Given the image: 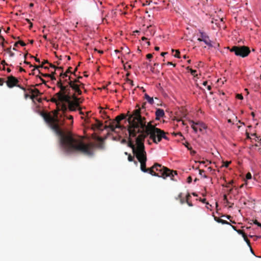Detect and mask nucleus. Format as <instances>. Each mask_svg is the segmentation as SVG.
I'll list each match as a JSON object with an SVG mask.
<instances>
[{"instance_id":"1","label":"nucleus","mask_w":261,"mask_h":261,"mask_svg":"<svg viewBox=\"0 0 261 261\" xmlns=\"http://www.w3.org/2000/svg\"><path fill=\"white\" fill-rule=\"evenodd\" d=\"M43 118L50 128L59 137L60 148L65 152L72 153L81 152L89 156L94 155V148L97 147L100 149L105 148L102 142L95 145L93 143H85L80 137L72 134L71 132H64L60 126L64 124V121H60L56 113L54 116L49 114H44Z\"/></svg>"},{"instance_id":"2","label":"nucleus","mask_w":261,"mask_h":261,"mask_svg":"<svg viewBox=\"0 0 261 261\" xmlns=\"http://www.w3.org/2000/svg\"><path fill=\"white\" fill-rule=\"evenodd\" d=\"M139 138L137 144L135 146L132 140H128V146L132 149L133 154L140 163V169L143 172H148L152 176L162 177L164 179L169 177L171 180L174 179V175H177V171L170 170L158 163L154 164L150 168H146L147 161L146 152L145 150L144 143H141Z\"/></svg>"},{"instance_id":"3","label":"nucleus","mask_w":261,"mask_h":261,"mask_svg":"<svg viewBox=\"0 0 261 261\" xmlns=\"http://www.w3.org/2000/svg\"><path fill=\"white\" fill-rule=\"evenodd\" d=\"M138 108L134 110L133 113L128 115V121L129 125L128 132L129 133V140L131 138H136V144L139 138L141 143H144L145 138L150 135L156 128L152 125L151 122L146 124L145 118L141 115V108L139 105Z\"/></svg>"},{"instance_id":"4","label":"nucleus","mask_w":261,"mask_h":261,"mask_svg":"<svg viewBox=\"0 0 261 261\" xmlns=\"http://www.w3.org/2000/svg\"><path fill=\"white\" fill-rule=\"evenodd\" d=\"M79 80L69 81L68 82V85H64L62 80L58 81L57 86L60 89V90L57 92L53 97L50 101L56 103L58 110H61L64 113L67 110V108L64 102H68L70 99H73L76 102L79 101V99L76 95H80L82 94L81 90L77 85Z\"/></svg>"},{"instance_id":"5","label":"nucleus","mask_w":261,"mask_h":261,"mask_svg":"<svg viewBox=\"0 0 261 261\" xmlns=\"http://www.w3.org/2000/svg\"><path fill=\"white\" fill-rule=\"evenodd\" d=\"M231 52L234 53L235 55L242 58L247 57L250 53V48L246 46H233L231 48L228 47Z\"/></svg>"},{"instance_id":"6","label":"nucleus","mask_w":261,"mask_h":261,"mask_svg":"<svg viewBox=\"0 0 261 261\" xmlns=\"http://www.w3.org/2000/svg\"><path fill=\"white\" fill-rule=\"evenodd\" d=\"M150 138L153 140L155 143L160 142L163 138L168 140V138L165 135V133L160 128H156L154 131L150 135Z\"/></svg>"},{"instance_id":"7","label":"nucleus","mask_w":261,"mask_h":261,"mask_svg":"<svg viewBox=\"0 0 261 261\" xmlns=\"http://www.w3.org/2000/svg\"><path fill=\"white\" fill-rule=\"evenodd\" d=\"M18 83V80L15 77L12 75L8 76V80L6 81V84L9 88H13L14 86H18L25 91L26 90L25 88L20 86L17 85Z\"/></svg>"},{"instance_id":"8","label":"nucleus","mask_w":261,"mask_h":261,"mask_svg":"<svg viewBox=\"0 0 261 261\" xmlns=\"http://www.w3.org/2000/svg\"><path fill=\"white\" fill-rule=\"evenodd\" d=\"M190 123L195 133H197L198 130L202 132L203 129L206 128L205 125L201 122H195L193 121H191Z\"/></svg>"},{"instance_id":"9","label":"nucleus","mask_w":261,"mask_h":261,"mask_svg":"<svg viewBox=\"0 0 261 261\" xmlns=\"http://www.w3.org/2000/svg\"><path fill=\"white\" fill-rule=\"evenodd\" d=\"M199 41H203L206 45L209 46L210 47H213L214 46L212 45L211 43V41L209 38V37L206 35V33L200 32V37L197 39Z\"/></svg>"},{"instance_id":"10","label":"nucleus","mask_w":261,"mask_h":261,"mask_svg":"<svg viewBox=\"0 0 261 261\" xmlns=\"http://www.w3.org/2000/svg\"><path fill=\"white\" fill-rule=\"evenodd\" d=\"M78 98L79 99V100L77 102H76L73 99H70L69 101L64 102V103H68V109L69 111H75L76 110V108L79 106V103L81 102V101H80L81 99L80 98Z\"/></svg>"},{"instance_id":"11","label":"nucleus","mask_w":261,"mask_h":261,"mask_svg":"<svg viewBox=\"0 0 261 261\" xmlns=\"http://www.w3.org/2000/svg\"><path fill=\"white\" fill-rule=\"evenodd\" d=\"M125 117H126L125 115L123 114H122L119 116H117L115 119L116 121V123L115 124V126H114V124H112L110 125V127H111V129L112 130H114L115 128L120 127L119 123H120V121L125 119Z\"/></svg>"},{"instance_id":"12","label":"nucleus","mask_w":261,"mask_h":261,"mask_svg":"<svg viewBox=\"0 0 261 261\" xmlns=\"http://www.w3.org/2000/svg\"><path fill=\"white\" fill-rule=\"evenodd\" d=\"M72 68L71 67H69L68 69L66 70V71L65 72V73H63V70H61V72L60 73V79L59 81L60 80H62V83L64 82V81L65 80V79H67L66 78L68 77H69V76L68 75V73H72V72H71L70 71V69H71Z\"/></svg>"},{"instance_id":"13","label":"nucleus","mask_w":261,"mask_h":261,"mask_svg":"<svg viewBox=\"0 0 261 261\" xmlns=\"http://www.w3.org/2000/svg\"><path fill=\"white\" fill-rule=\"evenodd\" d=\"M156 119L159 120L165 116V113L163 109H158L155 112Z\"/></svg>"},{"instance_id":"14","label":"nucleus","mask_w":261,"mask_h":261,"mask_svg":"<svg viewBox=\"0 0 261 261\" xmlns=\"http://www.w3.org/2000/svg\"><path fill=\"white\" fill-rule=\"evenodd\" d=\"M82 76H79V77H78V79H74V80H72L71 79V77H70V76H69V77L68 78V79H65V80L64 81V82H63V83H64V85H68V81H70H70H75V80H79V82H77L76 83H77V85L79 86V88H80V84H79V83H80V84H81L82 85L84 86V85H83L82 83H81L80 82V80H79V79H82ZM80 89L81 90V89Z\"/></svg>"},{"instance_id":"15","label":"nucleus","mask_w":261,"mask_h":261,"mask_svg":"<svg viewBox=\"0 0 261 261\" xmlns=\"http://www.w3.org/2000/svg\"><path fill=\"white\" fill-rule=\"evenodd\" d=\"M28 90L31 94H35L36 96L41 94V93L39 91L38 89H29Z\"/></svg>"},{"instance_id":"16","label":"nucleus","mask_w":261,"mask_h":261,"mask_svg":"<svg viewBox=\"0 0 261 261\" xmlns=\"http://www.w3.org/2000/svg\"><path fill=\"white\" fill-rule=\"evenodd\" d=\"M214 219L216 221H217L218 223H222V224H227V225H230V223L228 221L221 219L219 218H218L217 217H214Z\"/></svg>"},{"instance_id":"17","label":"nucleus","mask_w":261,"mask_h":261,"mask_svg":"<svg viewBox=\"0 0 261 261\" xmlns=\"http://www.w3.org/2000/svg\"><path fill=\"white\" fill-rule=\"evenodd\" d=\"M18 44H20L22 46H25L26 45V44L23 41H21V40L20 41H17V42L15 43V44L14 45V47L13 48V50H16L15 47L17 46Z\"/></svg>"},{"instance_id":"18","label":"nucleus","mask_w":261,"mask_h":261,"mask_svg":"<svg viewBox=\"0 0 261 261\" xmlns=\"http://www.w3.org/2000/svg\"><path fill=\"white\" fill-rule=\"evenodd\" d=\"M145 98L148 101V102L152 105L154 102L153 97H150L147 94H145L144 95Z\"/></svg>"},{"instance_id":"19","label":"nucleus","mask_w":261,"mask_h":261,"mask_svg":"<svg viewBox=\"0 0 261 261\" xmlns=\"http://www.w3.org/2000/svg\"><path fill=\"white\" fill-rule=\"evenodd\" d=\"M187 69L190 70L191 74L193 75L194 76H197V74H196L197 72L196 70H193L192 68H190L189 67H187Z\"/></svg>"},{"instance_id":"20","label":"nucleus","mask_w":261,"mask_h":261,"mask_svg":"<svg viewBox=\"0 0 261 261\" xmlns=\"http://www.w3.org/2000/svg\"><path fill=\"white\" fill-rule=\"evenodd\" d=\"M49 66L50 67H52L54 68L55 69L57 70H62L63 71V67H56V66L53 65L51 63H49Z\"/></svg>"},{"instance_id":"21","label":"nucleus","mask_w":261,"mask_h":261,"mask_svg":"<svg viewBox=\"0 0 261 261\" xmlns=\"http://www.w3.org/2000/svg\"><path fill=\"white\" fill-rule=\"evenodd\" d=\"M175 51V54L174 55V57H175V58H179L180 57H179V55H180V52L178 50H174L173 49H172V52H174V51Z\"/></svg>"},{"instance_id":"22","label":"nucleus","mask_w":261,"mask_h":261,"mask_svg":"<svg viewBox=\"0 0 261 261\" xmlns=\"http://www.w3.org/2000/svg\"><path fill=\"white\" fill-rule=\"evenodd\" d=\"M103 126V124L102 122L100 121H97L96 124V126L98 129H102V127Z\"/></svg>"},{"instance_id":"23","label":"nucleus","mask_w":261,"mask_h":261,"mask_svg":"<svg viewBox=\"0 0 261 261\" xmlns=\"http://www.w3.org/2000/svg\"><path fill=\"white\" fill-rule=\"evenodd\" d=\"M46 63H49L48 61L47 60H44L42 63V65H40V66H35V69H38V68H40V67H43V65H44Z\"/></svg>"},{"instance_id":"24","label":"nucleus","mask_w":261,"mask_h":261,"mask_svg":"<svg viewBox=\"0 0 261 261\" xmlns=\"http://www.w3.org/2000/svg\"><path fill=\"white\" fill-rule=\"evenodd\" d=\"M0 40L2 41H1V46L3 47H5L4 42H5V40L4 38L2 35H0Z\"/></svg>"},{"instance_id":"25","label":"nucleus","mask_w":261,"mask_h":261,"mask_svg":"<svg viewBox=\"0 0 261 261\" xmlns=\"http://www.w3.org/2000/svg\"><path fill=\"white\" fill-rule=\"evenodd\" d=\"M236 231L240 234H241L242 236V237H244L246 235V233L244 232L243 230H241V229H239V230H236Z\"/></svg>"},{"instance_id":"26","label":"nucleus","mask_w":261,"mask_h":261,"mask_svg":"<svg viewBox=\"0 0 261 261\" xmlns=\"http://www.w3.org/2000/svg\"><path fill=\"white\" fill-rule=\"evenodd\" d=\"M244 241L247 243L248 245L250 247V241L247 239L246 234L245 236L243 237Z\"/></svg>"},{"instance_id":"27","label":"nucleus","mask_w":261,"mask_h":261,"mask_svg":"<svg viewBox=\"0 0 261 261\" xmlns=\"http://www.w3.org/2000/svg\"><path fill=\"white\" fill-rule=\"evenodd\" d=\"M204 172V171L203 170H201V169H200L199 170V173L200 175H201V176H203L204 178H207V176L206 175H203V173Z\"/></svg>"},{"instance_id":"28","label":"nucleus","mask_w":261,"mask_h":261,"mask_svg":"<svg viewBox=\"0 0 261 261\" xmlns=\"http://www.w3.org/2000/svg\"><path fill=\"white\" fill-rule=\"evenodd\" d=\"M252 178L251 174L250 172H248L246 175V178L247 179H250Z\"/></svg>"},{"instance_id":"29","label":"nucleus","mask_w":261,"mask_h":261,"mask_svg":"<svg viewBox=\"0 0 261 261\" xmlns=\"http://www.w3.org/2000/svg\"><path fill=\"white\" fill-rule=\"evenodd\" d=\"M236 98L239 99H243V95L241 94H237L236 95Z\"/></svg>"},{"instance_id":"30","label":"nucleus","mask_w":261,"mask_h":261,"mask_svg":"<svg viewBox=\"0 0 261 261\" xmlns=\"http://www.w3.org/2000/svg\"><path fill=\"white\" fill-rule=\"evenodd\" d=\"M134 156H132L130 154H129L128 155V160L129 162H133V161H134Z\"/></svg>"},{"instance_id":"31","label":"nucleus","mask_w":261,"mask_h":261,"mask_svg":"<svg viewBox=\"0 0 261 261\" xmlns=\"http://www.w3.org/2000/svg\"><path fill=\"white\" fill-rule=\"evenodd\" d=\"M67 119H69V120H71V123L72 124L73 122V116H71V115H70L69 116H65Z\"/></svg>"},{"instance_id":"32","label":"nucleus","mask_w":261,"mask_h":261,"mask_svg":"<svg viewBox=\"0 0 261 261\" xmlns=\"http://www.w3.org/2000/svg\"><path fill=\"white\" fill-rule=\"evenodd\" d=\"M184 145L189 150L192 149V147L189 146L190 145L188 142H186V143H184Z\"/></svg>"},{"instance_id":"33","label":"nucleus","mask_w":261,"mask_h":261,"mask_svg":"<svg viewBox=\"0 0 261 261\" xmlns=\"http://www.w3.org/2000/svg\"><path fill=\"white\" fill-rule=\"evenodd\" d=\"M186 201H190V198H191V195H190V194H188L187 195H186Z\"/></svg>"},{"instance_id":"34","label":"nucleus","mask_w":261,"mask_h":261,"mask_svg":"<svg viewBox=\"0 0 261 261\" xmlns=\"http://www.w3.org/2000/svg\"><path fill=\"white\" fill-rule=\"evenodd\" d=\"M182 198V193H179V195L177 196V197H176L175 198V199H176V200H180V198Z\"/></svg>"},{"instance_id":"35","label":"nucleus","mask_w":261,"mask_h":261,"mask_svg":"<svg viewBox=\"0 0 261 261\" xmlns=\"http://www.w3.org/2000/svg\"><path fill=\"white\" fill-rule=\"evenodd\" d=\"M5 82L4 79L3 78H0V86H3Z\"/></svg>"},{"instance_id":"36","label":"nucleus","mask_w":261,"mask_h":261,"mask_svg":"<svg viewBox=\"0 0 261 261\" xmlns=\"http://www.w3.org/2000/svg\"><path fill=\"white\" fill-rule=\"evenodd\" d=\"M152 55L151 54H148L146 55V58L148 59H150L151 58H152Z\"/></svg>"},{"instance_id":"37","label":"nucleus","mask_w":261,"mask_h":261,"mask_svg":"<svg viewBox=\"0 0 261 261\" xmlns=\"http://www.w3.org/2000/svg\"><path fill=\"white\" fill-rule=\"evenodd\" d=\"M179 201H180V202L181 204H184V203H185L186 202V200H185L182 198H180Z\"/></svg>"},{"instance_id":"38","label":"nucleus","mask_w":261,"mask_h":261,"mask_svg":"<svg viewBox=\"0 0 261 261\" xmlns=\"http://www.w3.org/2000/svg\"><path fill=\"white\" fill-rule=\"evenodd\" d=\"M230 162H225L224 164V166H225V167H227L229 166V165L230 164Z\"/></svg>"},{"instance_id":"39","label":"nucleus","mask_w":261,"mask_h":261,"mask_svg":"<svg viewBox=\"0 0 261 261\" xmlns=\"http://www.w3.org/2000/svg\"><path fill=\"white\" fill-rule=\"evenodd\" d=\"M187 180L188 183H191L192 180V177L191 176H189L187 178Z\"/></svg>"},{"instance_id":"40","label":"nucleus","mask_w":261,"mask_h":261,"mask_svg":"<svg viewBox=\"0 0 261 261\" xmlns=\"http://www.w3.org/2000/svg\"><path fill=\"white\" fill-rule=\"evenodd\" d=\"M51 80H56V77H55V75H52V74H50V76H49Z\"/></svg>"},{"instance_id":"41","label":"nucleus","mask_w":261,"mask_h":261,"mask_svg":"<svg viewBox=\"0 0 261 261\" xmlns=\"http://www.w3.org/2000/svg\"><path fill=\"white\" fill-rule=\"evenodd\" d=\"M31 58H34L35 59V61H36L37 62H38V63H40V60H39V59H38V58H36V57H34V56H31Z\"/></svg>"},{"instance_id":"42","label":"nucleus","mask_w":261,"mask_h":261,"mask_svg":"<svg viewBox=\"0 0 261 261\" xmlns=\"http://www.w3.org/2000/svg\"><path fill=\"white\" fill-rule=\"evenodd\" d=\"M5 51H7L8 53H9L11 52V47L7 48L6 49H4Z\"/></svg>"},{"instance_id":"43","label":"nucleus","mask_w":261,"mask_h":261,"mask_svg":"<svg viewBox=\"0 0 261 261\" xmlns=\"http://www.w3.org/2000/svg\"><path fill=\"white\" fill-rule=\"evenodd\" d=\"M1 64L3 65H8V64L6 62L5 60H3L1 62Z\"/></svg>"},{"instance_id":"44","label":"nucleus","mask_w":261,"mask_h":261,"mask_svg":"<svg viewBox=\"0 0 261 261\" xmlns=\"http://www.w3.org/2000/svg\"><path fill=\"white\" fill-rule=\"evenodd\" d=\"M186 203L188 204V205L189 206H193V204L192 203L189 201H186Z\"/></svg>"},{"instance_id":"45","label":"nucleus","mask_w":261,"mask_h":261,"mask_svg":"<svg viewBox=\"0 0 261 261\" xmlns=\"http://www.w3.org/2000/svg\"><path fill=\"white\" fill-rule=\"evenodd\" d=\"M24 63L25 64H26L29 65H30V67H31L33 66V65H32L31 64V63H30V62H28V61H24Z\"/></svg>"},{"instance_id":"46","label":"nucleus","mask_w":261,"mask_h":261,"mask_svg":"<svg viewBox=\"0 0 261 261\" xmlns=\"http://www.w3.org/2000/svg\"><path fill=\"white\" fill-rule=\"evenodd\" d=\"M253 136H255L256 137L257 139L256 140V141H261V138H259V137H257L256 134H254L253 135Z\"/></svg>"},{"instance_id":"47","label":"nucleus","mask_w":261,"mask_h":261,"mask_svg":"<svg viewBox=\"0 0 261 261\" xmlns=\"http://www.w3.org/2000/svg\"><path fill=\"white\" fill-rule=\"evenodd\" d=\"M128 82L129 83V84L132 86H133L134 85V83H133V81L131 80H129V79H128L127 80Z\"/></svg>"},{"instance_id":"48","label":"nucleus","mask_w":261,"mask_h":261,"mask_svg":"<svg viewBox=\"0 0 261 261\" xmlns=\"http://www.w3.org/2000/svg\"><path fill=\"white\" fill-rule=\"evenodd\" d=\"M253 223L257 225L258 226V225L259 224V222H258L256 220H255L254 221H253Z\"/></svg>"},{"instance_id":"49","label":"nucleus","mask_w":261,"mask_h":261,"mask_svg":"<svg viewBox=\"0 0 261 261\" xmlns=\"http://www.w3.org/2000/svg\"><path fill=\"white\" fill-rule=\"evenodd\" d=\"M42 75L44 77H49L50 76V74H42Z\"/></svg>"},{"instance_id":"50","label":"nucleus","mask_w":261,"mask_h":261,"mask_svg":"<svg viewBox=\"0 0 261 261\" xmlns=\"http://www.w3.org/2000/svg\"><path fill=\"white\" fill-rule=\"evenodd\" d=\"M173 135H175V136L179 135L180 136H182L181 133L180 132H178V133H174Z\"/></svg>"},{"instance_id":"51","label":"nucleus","mask_w":261,"mask_h":261,"mask_svg":"<svg viewBox=\"0 0 261 261\" xmlns=\"http://www.w3.org/2000/svg\"><path fill=\"white\" fill-rule=\"evenodd\" d=\"M131 68H132L131 65H128V66H127V68L125 66H124V69L125 70H127L128 69H130Z\"/></svg>"},{"instance_id":"52","label":"nucleus","mask_w":261,"mask_h":261,"mask_svg":"<svg viewBox=\"0 0 261 261\" xmlns=\"http://www.w3.org/2000/svg\"><path fill=\"white\" fill-rule=\"evenodd\" d=\"M35 97H36V96L35 95V94H32V95H31L30 96V97L32 99H33Z\"/></svg>"},{"instance_id":"53","label":"nucleus","mask_w":261,"mask_h":261,"mask_svg":"<svg viewBox=\"0 0 261 261\" xmlns=\"http://www.w3.org/2000/svg\"><path fill=\"white\" fill-rule=\"evenodd\" d=\"M10 57H13L14 56V53H12L11 51L9 53Z\"/></svg>"},{"instance_id":"54","label":"nucleus","mask_w":261,"mask_h":261,"mask_svg":"<svg viewBox=\"0 0 261 261\" xmlns=\"http://www.w3.org/2000/svg\"><path fill=\"white\" fill-rule=\"evenodd\" d=\"M167 65H173V66H175V64H173L172 62H168L167 63Z\"/></svg>"},{"instance_id":"55","label":"nucleus","mask_w":261,"mask_h":261,"mask_svg":"<svg viewBox=\"0 0 261 261\" xmlns=\"http://www.w3.org/2000/svg\"><path fill=\"white\" fill-rule=\"evenodd\" d=\"M19 71L20 72H25V70L23 69L22 67L19 68Z\"/></svg>"},{"instance_id":"56","label":"nucleus","mask_w":261,"mask_h":261,"mask_svg":"<svg viewBox=\"0 0 261 261\" xmlns=\"http://www.w3.org/2000/svg\"><path fill=\"white\" fill-rule=\"evenodd\" d=\"M167 54H168L167 52H163V53H161V55L162 56H164L165 55H166Z\"/></svg>"},{"instance_id":"57","label":"nucleus","mask_w":261,"mask_h":261,"mask_svg":"<svg viewBox=\"0 0 261 261\" xmlns=\"http://www.w3.org/2000/svg\"><path fill=\"white\" fill-rule=\"evenodd\" d=\"M154 49L156 51H159L160 50V47L158 46H155Z\"/></svg>"},{"instance_id":"58","label":"nucleus","mask_w":261,"mask_h":261,"mask_svg":"<svg viewBox=\"0 0 261 261\" xmlns=\"http://www.w3.org/2000/svg\"><path fill=\"white\" fill-rule=\"evenodd\" d=\"M30 96L28 94H25V95H24L25 98H27L28 97H30Z\"/></svg>"},{"instance_id":"59","label":"nucleus","mask_w":261,"mask_h":261,"mask_svg":"<svg viewBox=\"0 0 261 261\" xmlns=\"http://www.w3.org/2000/svg\"><path fill=\"white\" fill-rule=\"evenodd\" d=\"M145 105H146V102H144L143 103L142 106V109H144L145 108Z\"/></svg>"},{"instance_id":"60","label":"nucleus","mask_w":261,"mask_h":261,"mask_svg":"<svg viewBox=\"0 0 261 261\" xmlns=\"http://www.w3.org/2000/svg\"><path fill=\"white\" fill-rule=\"evenodd\" d=\"M77 69V67H76L75 68L74 71H73V72H72V73L75 75V72L76 71Z\"/></svg>"},{"instance_id":"61","label":"nucleus","mask_w":261,"mask_h":261,"mask_svg":"<svg viewBox=\"0 0 261 261\" xmlns=\"http://www.w3.org/2000/svg\"><path fill=\"white\" fill-rule=\"evenodd\" d=\"M230 225H231V227H232V228H233L234 230H235L236 231V230H237V228H236V226H233V225H231V224H230Z\"/></svg>"},{"instance_id":"62","label":"nucleus","mask_w":261,"mask_h":261,"mask_svg":"<svg viewBox=\"0 0 261 261\" xmlns=\"http://www.w3.org/2000/svg\"><path fill=\"white\" fill-rule=\"evenodd\" d=\"M207 90H211L212 87H211V86H210V85H209V86H208L207 87Z\"/></svg>"},{"instance_id":"63","label":"nucleus","mask_w":261,"mask_h":261,"mask_svg":"<svg viewBox=\"0 0 261 261\" xmlns=\"http://www.w3.org/2000/svg\"><path fill=\"white\" fill-rule=\"evenodd\" d=\"M33 27V23L32 22L30 23V27L29 28L31 29Z\"/></svg>"},{"instance_id":"64","label":"nucleus","mask_w":261,"mask_h":261,"mask_svg":"<svg viewBox=\"0 0 261 261\" xmlns=\"http://www.w3.org/2000/svg\"><path fill=\"white\" fill-rule=\"evenodd\" d=\"M207 84V81H204L203 83V85L204 86H206Z\"/></svg>"}]
</instances>
